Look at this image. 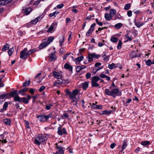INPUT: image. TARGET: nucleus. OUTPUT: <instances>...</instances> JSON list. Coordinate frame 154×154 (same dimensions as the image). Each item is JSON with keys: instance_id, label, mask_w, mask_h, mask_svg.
Instances as JSON below:
<instances>
[{"instance_id": "1", "label": "nucleus", "mask_w": 154, "mask_h": 154, "mask_svg": "<svg viewBox=\"0 0 154 154\" xmlns=\"http://www.w3.org/2000/svg\"><path fill=\"white\" fill-rule=\"evenodd\" d=\"M48 137V136L46 134H39L34 141V143L38 145H40L41 144H44L46 143L45 142Z\"/></svg>"}, {"instance_id": "2", "label": "nucleus", "mask_w": 154, "mask_h": 154, "mask_svg": "<svg viewBox=\"0 0 154 154\" xmlns=\"http://www.w3.org/2000/svg\"><path fill=\"white\" fill-rule=\"evenodd\" d=\"M119 90L117 88H113L110 91L109 89L106 88L105 89L104 91L105 94L106 95L112 96L114 98H115L116 97V94L117 95L120 96L122 95L121 92H119Z\"/></svg>"}, {"instance_id": "3", "label": "nucleus", "mask_w": 154, "mask_h": 154, "mask_svg": "<svg viewBox=\"0 0 154 154\" xmlns=\"http://www.w3.org/2000/svg\"><path fill=\"white\" fill-rule=\"evenodd\" d=\"M100 79V78L98 76H94L92 77L91 81V85L93 87L100 88L99 84L97 82Z\"/></svg>"}, {"instance_id": "4", "label": "nucleus", "mask_w": 154, "mask_h": 154, "mask_svg": "<svg viewBox=\"0 0 154 154\" xmlns=\"http://www.w3.org/2000/svg\"><path fill=\"white\" fill-rule=\"evenodd\" d=\"M62 126L60 125L59 127L57 128V133L60 135L61 136L63 134H66L67 132L65 128H63L62 129Z\"/></svg>"}, {"instance_id": "5", "label": "nucleus", "mask_w": 154, "mask_h": 154, "mask_svg": "<svg viewBox=\"0 0 154 154\" xmlns=\"http://www.w3.org/2000/svg\"><path fill=\"white\" fill-rule=\"evenodd\" d=\"M32 11V8L30 7L23 6L22 8V13L24 15H28Z\"/></svg>"}, {"instance_id": "6", "label": "nucleus", "mask_w": 154, "mask_h": 154, "mask_svg": "<svg viewBox=\"0 0 154 154\" xmlns=\"http://www.w3.org/2000/svg\"><path fill=\"white\" fill-rule=\"evenodd\" d=\"M28 49L26 48H24L23 50L20 52V58L23 59H26L28 57V56L26 55V52L27 51Z\"/></svg>"}, {"instance_id": "7", "label": "nucleus", "mask_w": 154, "mask_h": 154, "mask_svg": "<svg viewBox=\"0 0 154 154\" xmlns=\"http://www.w3.org/2000/svg\"><path fill=\"white\" fill-rule=\"evenodd\" d=\"M55 145H56V148L58 150L56 152L54 153L53 154H64V150L63 149H65V148L59 146L57 143H56Z\"/></svg>"}, {"instance_id": "8", "label": "nucleus", "mask_w": 154, "mask_h": 154, "mask_svg": "<svg viewBox=\"0 0 154 154\" xmlns=\"http://www.w3.org/2000/svg\"><path fill=\"white\" fill-rule=\"evenodd\" d=\"M79 93V91L77 89L73 90L71 93V94L69 95V98L71 100H72L75 98L76 96Z\"/></svg>"}, {"instance_id": "9", "label": "nucleus", "mask_w": 154, "mask_h": 154, "mask_svg": "<svg viewBox=\"0 0 154 154\" xmlns=\"http://www.w3.org/2000/svg\"><path fill=\"white\" fill-rule=\"evenodd\" d=\"M55 51H54L50 54L49 55L50 61H52L53 60H55L56 59L57 57L55 54Z\"/></svg>"}, {"instance_id": "10", "label": "nucleus", "mask_w": 154, "mask_h": 154, "mask_svg": "<svg viewBox=\"0 0 154 154\" xmlns=\"http://www.w3.org/2000/svg\"><path fill=\"white\" fill-rule=\"evenodd\" d=\"M57 22H53L51 26L49 27L48 29L47 30V32L49 33H52V31L53 30L54 28V26H56L57 25Z\"/></svg>"}, {"instance_id": "11", "label": "nucleus", "mask_w": 154, "mask_h": 154, "mask_svg": "<svg viewBox=\"0 0 154 154\" xmlns=\"http://www.w3.org/2000/svg\"><path fill=\"white\" fill-rule=\"evenodd\" d=\"M134 22L135 25L138 28H139L143 25V23L140 22L139 21H137L136 18H135L134 21Z\"/></svg>"}, {"instance_id": "12", "label": "nucleus", "mask_w": 154, "mask_h": 154, "mask_svg": "<svg viewBox=\"0 0 154 154\" xmlns=\"http://www.w3.org/2000/svg\"><path fill=\"white\" fill-rule=\"evenodd\" d=\"M53 75L54 78L57 79H60L62 78V75L58 72L54 71L53 72Z\"/></svg>"}, {"instance_id": "13", "label": "nucleus", "mask_w": 154, "mask_h": 154, "mask_svg": "<svg viewBox=\"0 0 154 154\" xmlns=\"http://www.w3.org/2000/svg\"><path fill=\"white\" fill-rule=\"evenodd\" d=\"M8 96H10L11 97H15L18 94L17 90H15L13 91H11L9 93H8Z\"/></svg>"}, {"instance_id": "14", "label": "nucleus", "mask_w": 154, "mask_h": 154, "mask_svg": "<svg viewBox=\"0 0 154 154\" xmlns=\"http://www.w3.org/2000/svg\"><path fill=\"white\" fill-rule=\"evenodd\" d=\"M130 57L131 58H133L134 57H140V54L139 56L137 55L136 52L134 51H131L130 54Z\"/></svg>"}, {"instance_id": "15", "label": "nucleus", "mask_w": 154, "mask_h": 154, "mask_svg": "<svg viewBox=\"0 0 154 154\" xmlns=\"http://www.w3.org/2000/svg\"><path fill=\"white\" fill-rule=\"evenodd\" d=\"M12 0H0V6L6 5Z\"/></svg>"}, {"instance_id": "16", "label": "nucleus", "mask_w": 154, "mask_h": 154, "mask_svg": "<svg viewBox=\"0 0 154 154\" xmlns=\"http://www.w3.org/2000/svg\"><path fill=\"white\" fill-rule=\"evenodd\" d=\"M64 67L65 69L69 70L71 72H72V66L68 63H66L64 65Z\"/></svg>"}, {"instance_id": "17", "label": "nucleus", "mask_w": 154, "mask_h": 154, "mask_svg": "<svg viewBox=\"0 0 154 154\" xmlns=\"http://www.w3.org/2000/svg\"><path fill=\"white\" fill-rule=\"evenodd\" d=\"M91 106H92V108L94 109H101L102 108V106L101 105H97L96 104H95L94 103H93L92 105Z\"/></svg>"}, {"instance_id": "18", "label": "nucleus", "mask_w": 154, "mask_h": 154, "mask_svg": "<svg viewBox=\"0 0 154 154\" xmlns=\"http://www.w3.org/2000/svg\"><path fill=\"white\" fill-rule=\"evenodd\" d=\"M86 68V66L84 65H82L78 66L76 67V71L79 72L81 70L85 69Z\"/></svg>"}, {"instance_id": "19", "label": "nucleus", "mask_w": 154, "mask_h": 154, "mask_svg": "<svg viewBox=\"0 0 154 154\" xmlns=\"http://www.w3.org/2000/svg\"><path fill=\"white\" fill-rule=\"evenodd\" d=\"M48 45V43L47 42H43L39 46L38 48L39 49L41 50L45 48Z\"/></svg>"}, {"instance_id": "20", "label": "nucleus", "mask_w": 154, "mask_h": 154, "mask_svg": "<svg viewBox=\"0 0 154 154\" xmlns=\"http://www.w3.org/2000/svg\"><path fill=\"white\" fill-rule=\"evenodd\" d=\"M36 50L35 48H33L29 50V51L26 53V55L28 56V57L30 55L32 54H33L36 51Z\"/></svg>"}, {"instance_id": "21", "label": "nucleus", "mask_w": 154, "mask_h": 154, "mask_svg": "<svg viewBox=\"0 0 154 154\" xmlns=\"http://www.w3.org/2000/svg\"><path fill=\"white\" fill-rule=\"evenodd\" d=\"M28 90L27 88H25L21 90H20L18 92L19 94H20L22 95H24V93L27 91Z\"/></svg>"}, {"instance_id": "22", "label": "nucleus", "mask_w": 154, "mask_h": 154, "mask_svg": "<svg viewBox=\"0 0 154 154\" xmlns=\"http://www.w3.org/2000/svg\"><path fill=\"white\" fill-rule=\"evenodd\" d=\"M128 141L127 140H125L123 142V144L122 145V151L123 150L125 149L127 147L128 144Z\"/></svg>"}, {"instance_id": "23", "label": "nucleus", "mask_w": 154, "mask_h": 154, "mask_svg": "<svg viewBox=\"0 0 154 154\" xmlns=\"http://www.w3.org/2000/svg\"><path fill=\"white\" fill-rule=\"evenodd\" d=\"M14 100L16 101H18L20 103L22 102V98L20 97L18 94L14 98Z\"/></svg>"}, {"instance_id": "24", "label": "nucleus", "mask_w": 154, "mask_h": 154, "mask_svg": "<svg viewBox=\"0 0 154 154\" xmlns=\"http://www.w3.org/2000/svg\"><path fill=\"white\" fill-rule=\"evenodd\" d=\"M37 118H38L40 122H44L45 120L44 119V116L42 115H38L37 116Z\"/></svg>"}, {"instance_id": "25", "label": "nucleus", "mask_w": 154, "mask_h": 154, "mask_svg": "<svg viewBox=\"0 0 154 154\" xmlns=\"http://www.w3.org/2000/svg\"><path fill=\"white\" fill-rule=\"evenodd\" d=\"M3 122L5 125H10L11 123V120L9 119H7L3 120Z\"/></svg>"}, {"instance_id": "26", "label": "nucleus", "mask_w": 154, "mask_h": 154, "mask_svg": "<svg viewBox=\"0 0 154 154\" xmlns=\"http://www.w3.org/2000/svg\"><path fill=\"white\" fill-rule=\"evenodd\" d=\"M62 81V85H66L69 83L70 82L69 80V79H61Z\"/></svg>"}, {"instance_id": "27", "label": "nucleus", "mask_w": 154, "mask_h": 154, "mask_svg": "<svg viewBox=\"0 0 154 154\" xmlns=\"http://www.w3.org/2000/svg\"><path fill=\"white\" fill-rule=\"evenodd\" d=\"M82 88L83 89L86 90L88 86V83L87 82H85L82 84Z\"/></svg>"}, {"instance_id": "28", "label": "nucleus", "mask_w": 154, "mask_h": 154, "mask_svg": "<svg viewBox=\"0 0 154 154\" xmlns=\"http://www.w3.org/2000/svg\"><path fill=\"white\" fill-rule=\"evenodd\" d=\"M9 48V45H8L7 44H6L2 48V51H5L8 50Z\"/></svg>"}, {"instance_id": "29", "label": "nucleus", "mask_w": 154, "mask_h": 154, "mask_svg": "<svg viewBox=\"0 0 154 154\" xmlns=\"http://www.w3.org/2000/svg\"><path fill=\"white\" fill-rule=\"evenodd\" d=\"M129 35V34L128 33H127L125 35V36L126 37L127 39V40H126L125 42L131 41L133 39V38L130 37Z\"/></svg>"}, {"instance_id": "30", "label": "nucleus", "mask_w": 154, "mask_h": 154, "mask_svg": "<svg viewBox=\"0 0 154 154\" xmlns=\"http://www.w3.org/2000/svg\"><path fill=\"white\" fill-rule=\"evenodd\" d=\"M54 39V38L53 36H50L49 37L48 39L47 42L48 43V44L49 45L51 42L53 41Z\"/></svg>"}, {"instance_id": "31", "label": "nucleus", "mask_w": 154, "mask_h": 154, "mask_svg": "<svg viewBox=\"0 0 154 154\" xmlns=\"http://www.w3.org/2000/svg\"><path fill=\"white\" fill-rule=\"evenodd\" d=\"M90 54V56L92 57L93 58H98L100 57L99 54H96L95 53Z\"/></svg>"}, {"instance_id": "32", "label": "nucleus", "mask_w": 154, "mask_h": 154, "mask_svg": "<svg viewBox=\"0 0 154 154\" xmlns=\"http://www.w3.org/2000/svg\"><path fill=\"white\" fill-rule=\"evenodd\" d=\"M150 143V142L149 141H142L141 143V144L143 146L148 145H149Z\"/></svg>"}, {"instance_id": "33", "label": "nucleus", "mask_w": 154, "mask_h": 154, "mask_svg": "<svg viewBox=\"0 0 154 154\" xmlns=\"http://www.w3.org/2000/svg\"><path fill=\"white\" fill-rule=\"evenodd\" d=\"M8 97V93L3 94L0 95V99H2L4 98H7Z\"/></svg>"}, {"instance_id": "34", "label": "nucleus", "mask_w": 154, "mask_h": 154, "mask_svg": "<svg viewBox=\"0 0 154 154\" xmlns=\"http://www.w3.org/2000/svg\"><path fill=\"white\" fill-rule=\"evenodd\" d=\"M83 58L84 57L83 56H80L75 58V61L76 62H79L82 61L83 60Z\"/></svg>"}, {"instance_id": "35", "label": "nucleus", "mask_w": 154, "mask_h": 154, "mask_svg": "<svg viewBox=\"0 0 154 154\" xmlns=\"http://www.w3.org/2000/svg\"><path fill=\"white\" fill-rule=\"evenodd\" d=\"M103 57H104L103 60L106 62H107L109 58V56H106L105 54L103 55Z\"/></svg>"}, {"instance_id": "36", "label": "nucleus", "mask_w": 154, "mask_h": 154, "mask_svg": "<svg viewBox=\"0 0 154 154\" xmlns=\"http://www.w3.org/2000/svg\"><path fill=\"white\" fill-rule=\"evenodd\" d=\"M64 40V37L63 36H62L61 37V38L59 40V44L60 47H62V44L63 43Z\"/></svg>"}, {"instance_id": "37", "label": "nucleus", "mask_w": 154, "mask_h": 154, "mask_svg": "<svg viewBox=\"0 0 154 154\" xmlns=\"http://www.w3.org/2000/svg\"><path fill=\"white\" fill-rule=\"evenodd\" d=\"M61 117L62 119H64L68 118L69 117V116L66 112H64L63 113V115L61 116Z\"/></svg>"}, {"instance_id": "38", "label": "nucleus", "mask_w": 154, "mask_h": 154, "mask_svg": "<svg viewBox=\"0 0 154 154\" xmlns=\"http://www.w3.org/2000/svg\"><path fill=\"white\" fill-rule=\"evenodd\" d=\"M108 67L109 69H113L116 67L115 64L114 63H112L111 64H109L108 65Z\"/></svg>"}, {"instance_id": "39", "label": "nucleus", "mask_w": 154, "mask_h": 154, "mask_svg": "<svg viewBox=\"0 0 154 154\" xmlns=\"http://www.w3.org/2000/svg\"><path fill=\"white\" fill-rule=\"evenodd\" d=\"M14 51V50L13 48H11L9 49H8V53L9 55L10 56H11L12 54V53Z\"/></svg>"}, {"instance_id": "40", "label": "nucleus", "mask_w": 154, "mask_h": 154, "mask_svg": "<svg viewBox=\"0 0 154 154\" xmlns=\"http://www.w3.org/2000/svg\"><path fill=\"white\" fill-rule=\"evenodd\" d=\"M30 83V80H29L28 81H26L25 82H24L23 85V87H27L29 85Z\"/></svg>"}, {"instance_id": "41", "label": "nucleus", "mask_w": 154, "mask_h": 154, "mask_svg": "<svg viewBox=\"0 0 154 154\" xmlns=\"http://www.w3.org/2000/svg\"><path fill=\"white\" fill-rule=\"evenodd\" d=\"M104 17L105 20L107 21L111 20L110 17L109 16V14L108 13H106L104 15Z\"/></svg>"}, {"instance_id": "42", "label": "nucleus", "mask_w": 154, "mask_h": 154, "mask_svg": "<svg viewBox=\"0 0 154 154\" xmlns=\"http://www.w3.org/2000/svg\"><path fill=\"white\" fill-rule=\"evenodd\" d=\"M145 63L146 65L149 66H150L152 64H153L152 63V62L151 61V60L150 59H149L145 61Z\"/></svg>"}, {"instance_id": "43", "label": "nucleus", "mask_w": 154, "mask_h": 154, "mask_svg": "<svg viewBox=\"0 0 154 154\" xmlns=\"http://www.w3.org/2000/svg\"><path fill=\"white\" fill-rule=\"evenodd\" d=\"M111 110H104L103 111L102 114H106L108 115L110 114L111 113Z\"/></svg>"}, {"instance_id": "44", "label": "nucleus", "mask_w": 154, "mask_h": 154, "mask_svg": "<svg viewBox=\"0 0 154 154\" xmlns=\"http://www.w3.org/2000/svg\"><path fill=\"white\" fill-rule=\"evenodd\" d=\"M122 26V24L121 23H118L116 24L115 25V26L116 28L119 29Z\"/></svg>"}, {"instance_id": "45", "label": "nucleus", "mask_w": 154, "mask_h": 154, "mask_svg": "<svg viewBox=\"0 0 154 154\" xmlns=\"http://www.w3.org/2000/svg\"><path fill=\"white\" fill-rule=\"evenodd\" d=\"M22 102L25 104H27L29 103V101H28V100L25 97L22 98Z\"/></svg>"}, {"instance_id": "46", "label": "nucleus", "mask_w": 154, "mask_h": 154, "mask_svg": "<svg viewBox=\"0 0 154 154\" xmlns=\"http://www.w3.org/2000/svg\"><path fill=\"white\" fill-rule=\"evenodd\" d=\"M122 41L120 40H119V41L117 46V48L118 49H120L122 48Z\"/></svg>"}, {"instance_id": "47", "label": "nucleus", "mask_w": 154, "mask_h": 154, "mask_svg": "<svg viewBox=\"0 0 154 154\" xmlns=\"http://www.w3.org/2000/svg\"><path fill=\"white\" fill-rule=\"evenodd\" d=\"M131 7L130 4L128 3L126 4L124 7V9L126 10H128Z\"/></svg>"}, {"instance_id": "48", "label": "nucleus", "mask_w": 154, "mask_h": 154, "mask_svg": "<svg viewBox=\"0 0 154 154\" xmlns=\"http://www.w3.org/2000/svg\"><path fill=\"white\" fill-rule=\"evenodd\" d=\"M57 84H58L59 85H62V83L61 81L60 80H57V81H55L54 83V85H56Z\"/></svg>"}, {"instance_id": "49", "label": "nucleus", "mask_w": 154, "mask_h": 154, "mask_svg": "<svg viewBox=\"0 0 154 154\" xmlns=\"http://www.w3.org/2000/svg\"><path fill=\"white\" fill-rule=\"evenodd\" d=\"M8 106V104L7 102H5L3 105V109L4 110H6Z\"/></svg>"}, {"instance_id": "50", "label": "nucleus", "mask_w": 154, "mask_h": 154, "mask_svg": "<svg viewBox=\"0 0 154 154\" xmlns=\"http://www.w3.org/2000/svg\"><path fill=\"white\" fill-rule=\"evenodd\" d=\"M95 25L96 24L94 23L91 25V27L89 29L92 32H93L94 30V27Z\"/></svg>"}, {"instance_id": "51", "label": "nucleus", "mask_w": 154, "mask_h": 154, "mask_svg": "<svg viewBox=\"0 0 154 154\" xmlns=\"http://www.w3.org/2000/svg\"><path fill=\"white\" fill-rule=\"evenodd\" d=\"M116 13V10L115 9H112L109 11V14L114 15Z\"/></svg>"}, {"instance_id": "52", "label": "nucleus", "mask_w": 154, "mask_h": 154, "mask_svg": "<svg viewBox=\"0 0 154 154\" xmlns=\"http://www.w3.org/2000/svg\"><path fill=\"white\" fill-rule=\"evenodd\" d=\"M52 106L51 104H48L45 106V109L48 110L50 109L51 107Z\"/></svg>"}, {"instance_id": "53", "label": "nucleus", "mask_w": 154, "mask_h": 154, "mask_svg": "<svg viewBox=\"0 0 154 154\" xmlns=\"http://www.w3.org/2000/svg\"><path fill=\"white\" fill-rule=\"evenodd\" d=\"M111 40L113 42H116L118 41V39L116 37H112L111 39Z\"/></svg>"}, {"instance_id": "54", "label": "nucleus", "mask_w": 154, "mask_h": 154, "mask_svg": "<svg viewBox=\"0 0 154 154\" xmlns=\"http://www.w3.org/2000/svg\"><path fill=\"white\" fill-rule=\"evenodd\" d=\"M36 20L37 19H36L35 18V19L32 20V21H31V23H29L28 24H31V23H32V24H35L38 22Z\"/></svg>"}, {"instance_id": "55", "label": "nucleus", "mask_w": 154, "mask_h": 154, "mask_svg": "<svg viewBox=\"0 0 154 154\" xmlns=\"http://www.w3.org/2000/svg\"><path fill=\"white\" fill-rule=\"evenodd\" d=\"M59 13L58 12H57L56 11H55L54 12L51 13L49 14V16L50 17H52L54 16H55V15Z\"/></svg>"}, {"instance_id": "56", "label": "nucleus", "mask_w": 154, "mask_h": 154, "mask_svg": "<svg viewBox=\"0 0 154 154\" xmlns=\"http://www.w3.org/2000/svg\"><path fill=\"white\" fill-rule=\"evenodd\" d=\"M43 18V16L42 15H40L36 18L37 21H40Z\"/></svg>"}, {"instance_id": "57", "label": "nucleus", "mask_w": 154, "mask_h": 154, "mask_svg": "<svg viewBox=\"0 0 154 154\" xmlns=\"http://www.w3.org/2000/svg\"><path fill=\"white\" fill-rule=\"evenodd\" d=\"M93 58L92 57L90 56V54H89L88 56V60L89 62H91V61H93Z\"/></svg>"}, {"instance_id": "58", "label": "nucleus", "mask_w": 154, "mask_h": 154, "mask_svg": "<svg viewBox=\"0 0 154 154\" xmlns=\"http://www.w3.org/2000/svg\"><path fill=\"white\" fill-rule=\"evenodd\" d=\"M91 74L90 72H88L85 75V77L87 79H89L91 76Z\"/></svg>"}, {"instance_id": "59", "label": "nucleus", "mask_w": 154, "mask_h": 154, "mask_svg": "<svg viewBox=\"0 0 154 154\" xmlns=\"http://www.w3.org/2000/svg\"><path fill=\"white\" fill-rule=\"evenodd\" d=\"M54 112H52L50 113L48 116L49 118H51L54 117Z\"/></svg>"}, {"instance_id": "60", "label": "nucleus", "mask_w": 154, "mask_h": 154, "mask_svg": "<svg viewBox=\"0 0 154 154\" xmlns=\"http://www.w3.org/2000/svg\"><path fill=\"white\" fill-rule=\"evenodd\" d=\"M24 121L25 122V124H26V128H27L30 129V127H29V122L28 121H26V120H25Z\"/></svg>"}, {"instance_id": "61", "label": "nucleus", "mask_w": 154, "mask_h": 154, "mask_svg": "<svg viewBox=\"0 0 154 154\" xmlns=\"http://www.w3.org/2000/svg\"><path fill=\"white\" fill-rule=\"evenodd\" d=\"M92 32L89 29L88 30L87 32L86 33V36L89 37L90 35V34L92 33Z\"/></svg>"}, {"instance_id": "62", "label": "nucleus", "mask_w": 154, "mask_h": 154, "mask_svg": "<svg viewBox=\"0 0 154 154\" xmlns=\"http://www.w3.org/2000/svg\"><path fill=\"white\" fill-rule=\"evenodd\" d=\"M68 33H70V34L69 35L68 38V41H69L72 38V32H69Z\"/></svg>"}, {"instance_id": "63", "label": "nucleus", "mask_w": 154, "mask_h": 154, "mask_svg": "<svg viewBox=\"0 0 154 154\" xmlns=\"http://www.w3.org/2000/svg\"><path fill=\"white\" fill-rule=\"evenodd\" d=\"M97 71H98L97 70V68L95 67L93 69L91 72H92L94 74L96 73V72Z\"/></svg>"}, {"instance_id": "64", "label": "nucleus", "mask_w": 154, "mask_h": 154, "mask_svg": "<svg viewBox=\"0 0 154 154\" xmlns=\"http://www.w3.org/2000/svg\"><path fill=\"white\" fill-rule=\"evenodd\" d=\"M44 116V118L45 119V120H45L44 122H47V120L49 118L48 117V115H45V116Z\"/></svg>"}]
</instances>
